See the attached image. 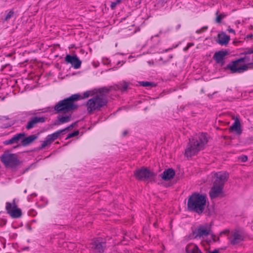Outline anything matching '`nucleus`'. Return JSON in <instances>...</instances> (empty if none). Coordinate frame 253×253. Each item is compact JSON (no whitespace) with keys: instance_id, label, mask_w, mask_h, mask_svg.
I'll return each instance as SVG.
<instances>
[{"instance_id":"6ab92c4d","label":"nucleus","mask_w":253,"mask_h":253,"mask_svg":"<svg viewBox=\"0 0 253 253\" xmlns=\"http://www.w3.org/2000/svg\"><path fill=\"white\" fill-rule=\"evenodd\" d=\"M185 251L186 253H202L198 246L193 243H189L186 246Z\"/></svg>"},{"instance_id":"423d86ee","label":"nucleus","mask_w":253,"mask_h":253,"mask_svg":"<svg viewBox=\"0 0 253 253\" xmlns=\"http://www.w3.org/2000/svg\"><path fill=\"white\" fill-rule=\"evenodd\" d=\"M1 162L6 167L15 168L20 164V161L15 154L4 152L0 157Z\"/></svg>"},{"instance_id":"c756f323","label":"nucleus","mask_w":253,"mask_h":253,"mask_svg":"<svg viewBox=\"0 0 253 253\" xmlns=\"http://www.w3.org/2000/svg\"><path fill=\"white\" fill-rule=\"evenodd\" d=\"M79 133V130H77L76 131H74L73 132L69 133L67 134L66 139H68L72 137H74L75 136H77Z\"/></svg>"},{"instance_id":"58836bf2","label":"nucleus","mask_w":253,"mask_h":253,"mask_svg":"<svg viewBox=\"0 0 253 253\" xmlns=\"http://www.w3.org/2000/svg\"><path fill=\"white\" fill-rule=\"evenodd\" d=\"M227 30L229 33H233L234 34H235V31L233 29H231V28L228 29Z\"/></svg>"},{"instance_id":"4468645a","label":"nucleus","mask_w":253,"mask_h":253,"mask_svg":"<svg viewBox=\"0 0 253 253\" xmlns=\"http://www.w3.org/2000/svg\"><path fill=\"white\" fill-rule=\"evenodd\" d=\"M45 121V118L43 116H35L31 117L27 122L26 126L27 129L29 130L34 127L39 123H42Z\"/></svg>"},{"instance_id":"dca6fc26","label":"nucleus","mask_w":253,"mask_h":253,"mask_svg":"<svg viewBox=\"0 0 253 253\" xmlns=\"http://www.w3.org/2000/svg\"><path fill=\"white\" fill-rule=\"evenodd\" d=\"M175 174V170L172 168H169L165 169L160 176L163 180L168 181L172 179Z\"/></svg>"},{"instance_id":"b1692460","label":"nucleus","mask_w":253,"mask_h":253,"mask_svg":"<svg viewBox=\"0 0 253 253\" xmlns=\"http://www.w3.org/2000/svg\"><path fill=\"white\" fill-rule=\"evenodd\" d=\"M58 120L59 124L68 123L71 120V115L59 116L58 117Z\"/></svg>"},{"instance_id":"f8f14e48","label":"nucleus","mask_w":253,"mask_h":253,"mask_svg":"<svg viewBox=\"0 0 253 253\" xmlns=\"http://www.w3.org/2000/svg\"><path fill=\"white\" fill-rule=\"evenodd\" d=\"M228 239L231 245H235L244 240V236L242 231L236 229L232 232V236H229Z\"/></svg>"},{"instance_id":"473e14b6","label":"nucleus","mask_w":253,"mask_h":253,"mask_svg":"<svg viewBox=\"0 0 253 253\" xmlns=\"http://www.w3.org/2000/svg\"><path fill=\"white\" fill-rule=\"evenodd\" d=\"M14 12L13 11H9L7 14H6L4 20H7L9 19H10L11 17H12L13 16Z\"/></svg>"},{"instance_id":"ea45409f","label":"nucleus","mask_w":253,"mask_h":253,"mask_svg":"<svg viewBox=\"0 0 253 253\" xmlns=\"http://www.w3.org/2000/svg\"><path fill=\"white\" fill-rule=\"evenodd\" d=\"M209 253H219V252L218 250H214L213 251L210 252Z\"/></svg>"},{"instance_id":"a18cd8bd","label":"nucleus","mask_w":253,"mask_h":253,"mask_svg":"<svg viewBox=\"0 0 253 253\" xmlns=\"http://www.w3.org/2000/svg\"><path fill=\"white\" fill-rule=\"evenodd\" d=\"M249 53H253V50H251V51H250L248 52Z\"/></svg>"},{"instance_id":"4be33fe9","label":"nucleus","mask_w":253,"mask_h":253,"mask_svg":"<svg viewBox=\"0 0 253 253\" xmlns=\"http://www.w3.org/2000/svg\"><path fill=\"white\" fill-rule=\"evenodd\" d=\"M37 137V136L35 134L29 135L23 139L22 141V145L23 146H27L36 139Z\"/></svg>"},{"instance_id":"e433bc0d","label":"nucleus","mask_w":253,"mask_h":253,"mask_svg":"<svg viewBox=\"0 0 253 253\" xmlns=\"http://www.w3.org/2000/svg\"><path fill=\"white\" fill-rule=\"evenodd\" d=\"M230 232V231L228 229H226V230H224L223 231H222L221 232H220V234H229Z\"/></svg>"},{"instance_id":"a19ab883","label":"nucleus","mask_w":253,"mask_h":253,"mask_svg":"<svg viewBox=\"0 0 253 253\" xmlns=\"http://www.w3.org/2000/svg\"><path fill=\"white\" fill-rule=\"evenodd\" d=\"M240 60L232 61L231 62V63H233V64H234V63H239V62Z\"/></svg>"},{"instance_id":"412c9836","label":"nucleus","mask_w":253,"mask_h":253,"mask_svg":"<svg viewBox=\"0 0 253 253\" xmlns=\"http://www.w3.org/2000/svg\"><path fill=\"white\" fill-rule=\"evenodd\" d=\"M218 38V42L221 45L227 44L230 40V37L224 33L219 34Z\"/></svg>"},{"instance_id":"f704fd0d","label":"nucleus","mask_w":253,"mask_h":253,"mask_svg":"<svg viewBox=\"0 0 253 253\" xmlns=\"http://www.w3.org/2000/svg\"><path fill=\"white\" fill-rule=\"evenodd\" d=\"M11 126V124L9 123H6L3 125H0V126L2 128H7Z\"/></svg>"},{"instance_id":"f257e3e1","label":"nucleus","mask_w":253,"mask_h":253,"mask_svg":"<svg viewBox=\"0 0 253 253\" xmlns=\"http://www.w3.org/2000/svg\"><path fill=\"white\" fill-rule=\"evenodd\" d=\"M113 87H106L95 89V94L86 103L87 110L90 114L95 111H100L108 103L107 95L111 91Z\"/></svg>"},{"instance_id":"7ed1b4c3","label":"nucleus","mask_w":253,"mask_h":253,"mask_svg":"<svg viewBox=\"0 0 253 253\" xmlns=\"http://www.w3.org/2000/svg\"><path fill=\"white\" fill-rule=\"evenodd\" d=\"M208 141L205 133H202L197 137L189 138L187 147L185 150V156L188 158L197 155L199 152L204 149Z\"/></svg>"},{"instance_id":"c85d7f7f","label":"nucleus","mask_w":253,"mask_h":253,"mask_svg":"<svg viewBox=\"0 0 253 253\" xmlns=\"http://www.w3.org/2000/svg\"><path fill=\"white\" fill-rule=\"evenodd\" d=\"M25 135L24 133H19L14 135L12 138L15 143H17L20 139Z\"/></svg>"},{"instance_id":"79ce46f5","label":"nucleus","mask_w":253,"mask_h":253,"mask_svg":"<svg viewBox=\"0 0 253 253\" xmlns=\"http://www.w3.org/2000/svg\"><path fill=\"white\" fill-rule=\"evenodd\" d=\"M127 131H124L123 132V135H124V136H125V135H126V134H127Z\"/></svg>"},{"instance_id":"2f4dec72","label":"nucleus","mask_w":253,"mask_h":253,"mask_svg":"<svg viewBox=\"0 0 253 253\" xmlns=\"http://www.w3.org/2000/svg\"><path fill=\"white\" fill-rule=\"evenodd\" d=\"M14 143H15L14 141V140L12 137L9 139L5 140L3 142V144L5 145H9V144H14Z\"/></svg>"},{"instance_id":"a211bd4d","label":"nucleus","mask_w":253,"mask_h":253,"mask_svg":"<svg viewBox=\"0 0 253 253\" xmlns=\"http://www.w3.org/2000/svg\"><path fill=\"white\" fill-rule=\"evenodd\" d=\"M229 132L236 131L237 134H241L242 130L241 129V124L238 119H236L233 125L229 128Z\"/></svg>"},{"instance_id":"7c9ffc66","label":"nucleus","mask_w":253,"mask_h":253,"mask_svg":"<svg viewBox=\"0 0 253 253\" xmlns=\"http://www.w3.org/2000/svg\"><path fill=\"white\" fill-rule=\"evenodd\" d=\"M121 2V0H116L115 1H112L111 3L110 7L112 9H114L116 6L119 4Z\"/></svg>"},{"instance_id":"6e6552de","label":"nucleus","mask_w":253,"mask_h":253,"mask_svg":"<svg viewBox=\"0 0 253 253\" xmlns=\"http://www.w3.org/2000/svg\"><path fill=\"white\" fill-rule=\"evenodd\" d=\"M227 64L226 66L223 67L224 71L230 74H240L242 73L249 69L252 68L253 64Z\"/></svg>"},{"instance_id":"8fccbe9b","label":"nucleus","mask_w":253,"mask_h":253,"mask_svg":"<svg viewBox=\"0 0 253 253\" xmlns=\"http://www.w3.org/2000/svg\"><path fill=\"white\" fill-rule=\"evenodd\" d=\"M224 65V64H221V66H223V65Z\"/></svg>"},{"instance_id":"5701e85b","label":"nucleus","mask_w":253,"mask_h":253,"mask_svg":"<svg viewBox=\"0 0 253 253\" xmlns=\"http://www.w3.org/2000/svg\"><path fill=\"white\" fill-rule=\"evenodd\" d=\"M65 61L67 63H79V60L77 55L67 54L65 57Z\"/></svg>"},{"instance_id":"39448f33","label":"nucleus","mask_w":253,"mask_h":253,"mask_svg":"<svg viewBox=\"0 0 253 253\" xmlns=\"http://www.w3.org/2000/svg\"><path fill=\"white\" fill-rule=\"evenodd\" d=\"M211 225L209 223L200 224L190 234L191 239H201L206 237L211 234Z\"/></svg>"},{"instance_id":"c9c22d12","label":"nucleus","mask_w":253,"mask_h":253,"mask_svg":"<svg viewBox=\"0 0 253 253\" xmlns=\"http://www.w3.org/2000/svg\"><path fill=\"white\" fill-rule=\"evenodd\" d=\"M70 68H73L75 69H77L79 68V64H71V66Z\"/></svg>"},{"instance_id":"9b49d317","label":"nucleus","mask_w":253,"mask_h":253,"mask_svg":"<svg viewBox=\"0 0 253 253\" xmlns=\"http://www.w3.org/2000/svg\"><path fill=\"white\" fill-rule=\"evenodd\" d=\"M213 178V185L217 186H220L223 188L225 183L228 180L229 174L227 172L220 171L214 173Z\"/></svg>"},{"instance_id":"bb28decb","label":"nucleus","mask_w":253,"mask_h":253,"mask_svg":"<svg viewBox=\"0 0 253 253\" xmlns=\"http://www.w3.org/2000/svg\"><path fill=\"white\" fill-rule=\"evenodd\" d=\"M51 143L52 142H51V141L46 136V138H45V140L42 141L41 145L39 147V149H42L44 148L45 147L49 146Z\"/></svg>"},{"instance_id":"f3484780","label":"nucleus","mask_w":253,"mask_h":253,"mask_svg":"<svg viewBox=\"0 0 253 253\" xmlns=\"http://www.w3.org/2000/svg\"><path fill=\"white\" fill-rule=\"evenodd\" d=\"M229 54L227 50H221L216 52L213 56V58L217 63L222 62L224 59L225 57Z\"/></svg>"},{"instance_id":"f03ea898","label":"nucleus","mask_w":253,"mask_h":253,"mask_svg":"<svg viewBox=\"0 0 253 253\" xmlns=\"http://www.w3.org/2000/svg\"><path fill=\"white\" fill-rule=\"evenodd\" d=\"M207 200V197L205 194L194 192L189 196L187 210L196 212L199 215H201L204 212L209 216L211 215V212L209 210L205 211Z\"/></svg>"},{"instance_id":"cd10ccee","label":"nucleus","mask_w":253,"mask_h":253,"mask_svg":"<svg viewBox=\"0 0 253 253\" xmlns=\"http://www.w3.org/2000/svg\"><path fill=\"white\" fill-rule=\"evenodd\" d=\"M51 143L52 142H51V141L46 136V138H45V140L42 141L41 145L39 147V149H42L44 148L45 147L49 146Z\"/></svg>"},{"instance_id":"aec40b11","label":"nucleus","mask_w":253,"mask_h":253,"mask_svg":"<svg viewBox=\"0 0 253 253\" xmlns=\"http://www.w3.org/2000/svg\"><path fill=\"white\" fill-rule=\"evenodd\" d=\"M112 87V86H111ZM128 87V83L123 81L122 82L119 83L118 84H116V86H113V88H112L111 90L113 89L115 90H120L122 92H125L126 91Z\"/></svg>"},{"instance_id":"2eb2a0df","label":"nucleus","mask_w":253,"mask_h":253,"mask_svg":"<svg viewBox=\"0 0 253 253\" xmlns=\"http://www.w3.org/2000/svg\"><path fill=\"white\" fill-rule=\"evenodd\" d=\"M73 126V124H72L64 129L58 130L52 134H48L47 137L52 143L55 140L57 139L61 134H63L65 131L71 130Z\"/></svg>"},{"instance_id":"a878e982","label":"nucleus","mask_w":253,"mask_h":253,"mask_svg":"<svg viewBox=\"0 0 253 253\" xmlns=\"http://www.w3.org/2000/svg\"><path fill=\"white\" fill-rule=\"evenodd\" d=\"M95 92H94L93 90H87L84 92L81 95H80V99H84L90 96L94 95Z\"/></svg>"},{"instance_id":"37998d69","label":"nucleus","mask_w":253,"mask_h":253,"mask_svg":"<svg viewBox=\"0 0 253 253\" xmlns=\"http://www.w3.org/2000/svg\"><path fill=\"white\" fill-rule=\"evenodd\" d=\"M9 64H5L4 66H2L1 68V70H2V69L4 68V67H5L7 65H8Z\"/></svg>"},{"instance_id":"1a4fd4ad","label":"nucleus","mask_w":253,"mask_h":253,"mask_svg":"<svg viewBox=\"0 0 253 253\" xmlns=\"http://www.w3.org/2000/svg\"><path fill=\"white\" fill-rule=\"evenodd\" d=\"M5 210L7 213L14 218H19L22 215V211L20 209L17 207L15 199H13L12 203L7 202L6 203Z\"/></svg>"},{"instance_id":"c03bdc74","label":"nucleus","mask_w":253,"mask_h":253,"mask_svg":"<svg viewBox=\"0 0 253 253\" xmlns=\"http://www.w3.org/2000/svg\"><path fill=\"white\" fill-rule=\"evenodd\" d=\"M93 65L95 68H96L98 65V64H93Z\"/></svg>"},{"instance_id":"ddd939ff","label":"nucleus","mask_w":253,"mask_h":253,"mask_svg":"<svg viewBox=\"0 0 253 253\" xmlns=\"http://www.w3.org/2000/svg\"><path fill=\"white\" fill-rule=\"evenodd\" d=\"M209 196L211 199H214L217 197L222 198L224 197L225 195L223 191V188L213 185L209 192Z\"/></svg>"},{"instance_id":"72a5a7b5","label":"nucleus","mask_w":253,"mask_h":253,"mask_svg":"<svg viewBox=\"0 0 253 253\" xmlns=\"http://www.w3.org/2000/svg\"><path fill=\"white\" fill-rule=\"evenodd\" d=\"M239 159L242 162H246L248 160V157L246 155H242L239 157Z\"/></svg>"},{"instance_id":"9d476101","label":"nucleus","mask_w":253,"mask_h":253,"mask_svg":"<svg viewBox=\"0 0 253 253\" xmlns=\"http://www.w3.org/2000/svg\"><path fill=\"white\" fill-rule=\"evenodd\" d=\"M90 247L95 253H103L106 248V242L102 238H97L90 243Z\"/></svg>"},{"instance_id":"0eeeda50","label":"nucleus","mask_w":253,"mask_h":253,"mask_svg":"<svg viewBox=\"0 0 253 253\" xmlns=\"http://www.w3.org/2000/svg\"><path fill=\"white\" fill-rule=\"evenodd\" d=\"M133 175L137 180L141 181H145L154 178L156 175L154 172L145 167H142L140 169H136L133 171Z\"/></svg>"},{"instance_id":"20e7f679","label":"nucleus","mask_w":253,"mask_h":253,"mask_svg":"<svg viewBox=\"0 0 253 253\" xmlns=\"http://www.w3.org/2000/svg\"><path fill=\"white\" fill-rule=\"evenodd\" d=\"M79 100V93L72 95L71 96L59 101L53 107L56 112L70 113L77 109V102Z\"/></svg>"},{"instance_id":"09e8293b","label":"nucleus","mask_w":253,"mask_h":253,"mask_svg":"<svg viewBox=\"0 0 253 253\" xmlns=\"http://www.w3.org/2000/svg\"><path fill=\"white\" fill-rule=\"evenodd\" d=\"M217 240L218 241L219 240V237L217 238Z\"/></svg>"},{"instance_id":"de8ad7c7","label":"nucleus","mask_w":253,"mask_h":253,"mask_svg":"<svg viewBox=\"0 0 253 253\" xmlns=\"http://www.w3.org/2000/svg\"><path fill=\"white\" fill-rule=\"evenodd\" d=\"M212 236H214V237H215V235H212Z\"/></svg>"},{"instance_id":"4c0bfd02","label":"nucleus","mask_w":253,"mask_h":253,"mask_svg":"<svg viewBox=\"0 0 253 253\" xmlns=\"http://www.w3.org/2000/svg\"><path fill=\"white\" fill-rule=\"evenodd\" d=\"M221 19H222V17L220 15H218L216 17V21L217 22L220 23Z\"/></svg>"},{"instance_id":"49530a36","label":"nucleus","mask_w":253,"mask_h":253,"mask_svg":"<svg viewBox=\"0 0 253 253\" xmlns=\"http://www.w3.org/2000/svg\"><path fill=\"white\" fill-rule=\"evenodd\" d=\"M24 192H25V193H26V192H27V190H25L24 191Z\"/></svg>"},{"instance_id":"393cba45","label":"nucleus","mask_w":253,"mask_h":253,"mask_svg":"<svg viewBox=\"0 0 253 253\" xmlns=\"http://www.w3.org/2000/svg\"><path fill=\"white\" fill-rule=\"evenodd\" d=\"M139 84L140 85L144 87H154L157 86V84L156 83L150 82H140Z\"/></svg>"}]
</instances>
